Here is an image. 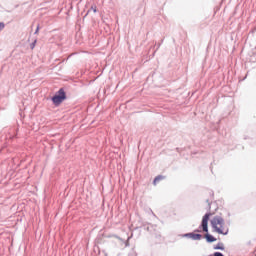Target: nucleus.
<instances>
[{
    "instance_id": "nucleus-1",
    "label": "nucleus",
    "mask_w": 256,
    "mask_h": 256,
    "mask_svg": "<svg viewBox=\"0 0 256 256\" xmlns=\"http://www.w3.org/2000/svg\"><path fill=\"white\" fill-rule=\"evenodd\" d=\"M210 223L214 233H218V235H227L229 233V227L223 217L215 216Z\"/></svg>"
},
{
    "instance_id": "nucleus-2",
    "label": "nucleus",
    "mask_w": 256,
    "mask_h": 256,
    "mask_svg": "<svg viewBox=\"0 0 256 256\" xmlns=\"http://www.w3.org/2000/svg\"><path fill=\"white\" fill-rule=\"evenodd\" d=\"M209 217H211V213H207L203 216L200 228L206 233L205 237L208 243H214L217 239L209 234Z\"/></svg>"
},
{
    "instance_id": "nucleus-3",
    "label": "nucleus",
    "mask_w": 256,
    "mask_h": 256,
    "mask_svg": "<svg viewBox=\"0 0 256 256\" xmlns=\"http://www.w3.org/2000/svg\"><path fill=\"white\" fill-rule=\"evenodd\" d=\"M65 91L63 89H60L58 91V94H56L53 98L52 101L54 103V105H61V103H63V101H65Z\"/></svg>"
},
{
    "instance_id": "nucleus-4",
    "label": "nucleus",
    "mask_w": 256,
    "mask_h": 256,
    "mask_svg": "<svg viewBox=\"0 0 256 256\" xmlns=\"http://www.w3.org/2000/svg\"><path fill=\"white\" fill-rule=\"evenodd\" d=\"M163 179H165V176H162V175L156 176L153 181V185H157V183H159V181H163Z\"/></svg>"
},
{
    "instance_id": "nucleus-5",
    "label": "nucleus",
    "mask_w": 256,
    "mask_h": 256,
    "mask_svg": "<svg viewBox=\"0 0 256 256\" xmlns=\"http://www.w3.org/2000/svg\"><path fill=\"white\" fill-rule=\"evenodd\" d=\"M189 237H192L195 241H199V239H201V234H188Z\"/></svg>"
},
{
    "instance_id": "nucleus-6",
    "label": "nucleus",
    "mask_w": 256,
    "mask_h": 256,
    "mask_svg": "<svg viewBox=\"0 0 256 256\" xmlns=\"http://www.w3.org/2000/svg\"><path fill=\"white\" fill-rule=\"evenodd\" d=\"M5 29V23L0 22V31H3Z\"/></svg>"
},
{
    "instance_id": "nucleus-7",
    "label": "nucleus",
    "mask_w": 256,
    "mask_h": 256,
    "mask_svg": "<svg viewBox=\"0 0 256 256\" xmlns=\"http://www.w3.org/2000/svg\"><path fill=\"white\" fill-rule=\"evenodd\" d=\"M91 9L94 13H97V6H92Z\"/></svg>"
},
{
    "instance_id": "nucleus-8",
    "label": "nucleus",
    "mask_w": 256,
    "mask_h": 256,
    "mask_svg": "<svg viewBox=\"0 0 256 256\" xmlns=\"http://www.w3.org/2000/svg\"><path fill=\"white\" fill-rule=\"evenodd\" d=\"M35 33H39V26H37Z\"/></svg>"
}]
</instances>
